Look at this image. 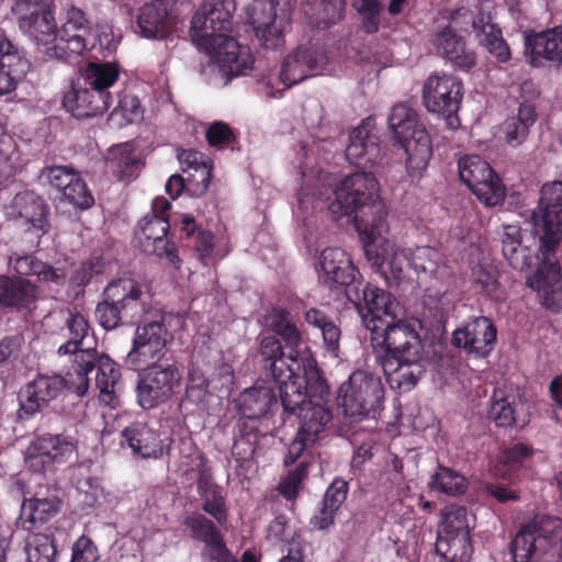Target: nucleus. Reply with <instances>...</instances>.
I'll return each instance as SVG.
<instances>
[{"instance_id":"7ed1b4c3","label":"nucleus","mask_w":562,"mask_h":562,"mask_svg":"<svg viewBox=\"0 0 562 562\" xmlns=\"http://www.w3.org/2000/svg\"><path fill=\"white\" fill-rule=\"evenodd\" d=\"M328 210L334 220L352 216L358 232L367 237L387 232L385 205L379 196V183L370 172L346 176L335 187Z\"/></svg>"},{"instance_id":"423d86ee","label":"nucleus","mask_w":562,"mask_h":562,"mask_svg":"<svg viewBox=\"0 0 562 562\" xmlns=\"http://www.w3.org/2000/svg\"><path fill=\"white\" fill-rule=\"evenodd\" d=\"M119 74L114 63H89L65 93L64 108L78 120L102 115L113 101L110 88L117 81Z\"/></svg>"},{"instance_id":"69168bd1","label":"nucleus","mask_w":562,"mask_h":562,"mask_svg":"<svg viewBox=\"0 0 562 562\" xmlns=\"http://www.w3.org/2000/svg\"><path fill=\"white\" fill-rule=\"evenodd\" d=\"M322 331L323 340L326 346L327 351L331 352L335 357L338 356L339 350V340L341 336L340 328L335 324L331 317L325 318V323L316 325Z\"/></svg>"},{"instance_id":"cd10ccee","label":"nucleus","mask_w":562,"mask_h":562,"mask_svg":"<svg viewBox=\"0 0 562 562\" xmlns=\"http://www.w3.org/2000/svg\"><path fill=\"white\" fill-rule=\"evenodd\" d=\"M178 0H154L143 5L137 14L135 31L149 40L166 38L175 29Z\"/></svg>"},{"instance_id":"3c124183","label":"nucleus","mask_w":562,"mask_h":562,"mask_svg":"<svg viewBox=\"0 0 562 562\" xmlns=\"http://www.w3.org/2000/svg\"><path fill=\"white\" fill-rule=\"evenodd\" d=\"M57 549L52 533L34 532L27 540V560L56 562Z\"/></svg>"},{"instance_id":"5701e85b","label":"nucleus","mask_w":562,"mask_h":562,"mask_svg":"<svg viewBox=\"0 0 562 562\" xmlns=\"http://www.w3.org/2000/svg\"><path fill=\"white\" fill-rule=\"evenodd\" d=\"M71 373H74L72 370L68 373V379L61 375L40 374L29 382L19 395L18 419L24 420L44 411L52 401L60 395L65 387L70 389Z\"/></svg>"},{"instance_id":"603ef678","label":"nucleus","mask_w":562,"mask_h":562,"mask_svg":"<svg viewBox=\"0 0 562 562\" xmlns=\"http://www.w3.org/2000/svg\"><path fill=\"white\" fill-rule=\"evenodd\" d=\"M109 161L115 168L121 179L132 177L140 167V160L134 155V150L128 144H122L112 148Z\"/></svg>"},{"instance_id":"bb28decb","label":"nucleus","mask_w":562,"mask_h":562,"mask_svg":"<svg viewBox=\"0 0 562 562\" xmlns=\"http://www.w3.org/2000/svg\"><path fill=\"white\" fill-rule=\"evenodd\" d=\"M497 330L493 322L485 316L474 317L452 334L451 342L456 348L464 349L468 355L485 358L494 349Z\"/></svg>"},{"instance_id":"6e6552de","label":"nucleus","mask_w":562,"mask_h":562,"mask_svg":"<svg viewBox=\"0 0 562 562\" xmlns=\"http://www.w3.org/2000/svg\"><path fill=\"white\" fill-rule=\"evenodd\" d=\"M393 139L406 154V168L412 177L424 171L432 156L431 140L417 112L405 103L395 104L389 115Z\"/></svg>"},{"instance_id":"2eb2a0df","label":"nucleus","mask_w":562,"mask_h":562,"mask_svg":"<svg viewBox=\"0 0 562 562\" xmlns=\"http://www.w3.org/2000/svg\"><path fill=\"white\" fill-rule=\"evenodd\" d=\"M356 307L369 337L375 330L393 323L396 317L398 302L387 291L362 280L355 288H350L346 296Z\"/></svg>"},{"instance_id":"72a5a7b5","label":"nucleus","mask_w":562,"mask_h":562,"mask_svg":"<svg viewBox=\"0 0 562 562\" xmlns=\"http://www.w3.org/2000/svg\"><path fill=\"white\" fill-rule=\"evenodd\" d=\"M525 45L533 65L539 59L562 64V24L526 36Z\"/></svg>"},{"instance_id":"6e6d98bb","label":"nucleus","mask_w":562,"mask_h":562,"mask_svg":"<svg viewBox=\"0 0 562 562\" xmlns=\"http://www.w3.org/2000/svg\"><path fill=\"white\" fill-rule=\"evenodd\" d=\"M78 172L68 166H53L42 169L40 180L43 184H48L60 195L63 191L72 182Z\"/></svg>"},{"instance_id":"774afa93","label":"nucleus","mask_w":562,"mask_h":562,"mask_svg":"<svg viewBox=\"0 0 562 562\" xmlns=\"http://www.w3.org/2000/svg\"><path fill=\"white\" fill-rule=\"evenodd\" d=\"M21 348L19 336H9L0 340V368L14 361Z\"/></svg>"},{"instance_id":"680f3d73","label":"nucleus","mask_w":562,"mask_h":562,"mask_svg":"<svg viewBox=\"0 0 562 562\" xmlns=\"http://www.w3.org/2000/svg\"><path fill=\"white\" fill-rule=\"evenodd\" d=\"M42 262L31 254L22 255L14 251L9 257V263L20 276H37Z\"/></svg>"},{"instance_id":"c03bdc74","label":"nucleus","mask_w":562,"mask_h":562,"mask_svg":"<svg viewBox=\"0 0 562 562\" xmlns=\"http://www.w3.org/2000/svg\"><path fill=\"white\" fill-rule=\"evenodd\" d=\"M518 406H522V404L515 395H504L503 392H496L492 397L488 418L498 427L513 426L516 423Z\"/></svg>"},{"instance_id":"7c9ffc66","label":"nucleus","mask_w":562,"mask_h":562,"mask_svg":"<svg viewBox=\"0 0 562 562\" xmlns=\"http://www.w3.org/2000/svg\"><path fill=\"white\" fill-rule=\"evenodd\" d=\"M30 68L24 52L4 32H0V97L14 91Z\"/></svg>"},{"instance_id":"f8f14e48","label":"nucleus","mask_w":562,"mask_h":562,"mask_svg":"<svg viewBox=\"0 0 562 562\" xmlns=\"http://www.w3.org/2000/svg\"><path fill=\"white\" fill-rule=\"evenodd\" d=\"M292 11L291 0H254L249 4L248 22L262 48L277 50L284 45V33L291 26Z\"/></svg>"},{"instance_id":"f704fd0d","label":"nucleus","mask_w":562,"mask_h":562,"mask_svg":"<svg viewBox=\"0 0 562 562\" xmlns=\"http://www.w3.org/2000/svg\"><path fill=\"white\" fill-rule=\"evenodd\" d=\"M279 406L280 398L278 400L273 389L267 385L252 386L239 395V408L244 415L241 420L256 423V419L265 417Z\"/></svg>"},{"instance_id":"c9c22d12","label":"nucleus","mask_w":562,"mask_h":562,"mask_svg":"<svg viewBox=\"0 0 562 562\" xmlns=\"http://www.w3.org/2000/svg\"><path fill=\"white\" fill-rule=\"evenodd\" d=\"M38 299L36 284L19 277L0 276V306L20 311Z\"/></svg>"},{"instance_id":"a878e982","label":"nucleus","mask_w":562,"mask_h":562,"mask_svg":"<svg viewBox=\"0 0 562 562\" xmlns=\"http://www.w3.org/2000/svg\"><path fill=\"white\" fill-rule=\"evenodd\" d=\"M90 31L91 22L86 13L77 7H69L59 30L58 45L49 48V54L57 60H67L72 55L81 54L87 49V35Z\"/></svg>"},{"instance_id":"9d476101","label":"nucleus","mask_w":562,"mask_h":562,"mask_svg":"<svg viewBox=\"0 0 562 562\" xmlns=\"http://www.w3.org/2000/svg\"><path fill=\"white\" fill-rule=\"evenodd\" d=\"M257 359L263 375L278 385L280 402L285 385H306V367L311 361H315L312 358L300 357L295 349L285 351L281 341L271 335L259 339Z\"/></svg>"},{"instance_id":"9b49d317","label":"nucleus","mask_w":562,"mask_h":562,"mask_svg":"<svg viewBox=\"0 0 562 562\" xmlns=\"http://www.w3.org/2000/svg\"><path fill=\"white\" fill-rule=\"evenodd\" d=\"M514 562H562V520L524 526L510 544Z\"/></svg>"},{"instance_id":"aec40b11","label":"nucleus","mask_w":562,"mask_h":562,"mask_svg":"<svg viewBox=\"0 0 562 562\" xmlns=\"http://www.w3.org/2000/svg\"><path fill=\"white\" fill-rule=\"evenodd\" d=\"M382 236L368 237L369 241L363 247L366 258L390 286L400 285L411 279L408 274V271L412 270L409 254L404 249H391L389 243L380 240Z\"/></svg>"},{"instance_id":"ea45409f","label":"nucleus","mask_w":562,"mask_h":562,"mask_svg":"<svg viewBox=\"0 0 562 562\" xmlns=\"http://www.w3.org/2000/svg\"><path fill=\"white\" fill-rule=\"evenodd\" d=\"M537 120L536 109L530 103H521L517 116H513L504 123V134L507 144L519 146L528 136L529 128Z\"/></svg>"},{"instance_id":"49530a36","label":"nucleus","mask_w":562,"mask_h":562,"mask_svg":"<svg viewBox=\"0 0 562 562\" xmlns=\"http://www.w3.org/2000/svg\"><path fill=\"white\" fill-rule=\"evenodd\" d=\"M110 263L102 257L94 256L82 262L70 276L69 288L71 290L82 289L93 281H99L106 273Z\"/></svg>"},{"instance_id":"864d4df0","label":"nucleus","mask_w":562,"mask_h":562,"mask_svg":"<svg viewBox=\"0 0 562 562\" xmlns=\"http://www.w3.org/2000/svg\"><path fill=\"white\" fill-rule=\"evenodd\" d=\"M345 16V0H322L311 21L313 27L328 29Z\"/></svg>"},{"instance_id":"a211bd4d","label":"nucleus","mask_w":562,"mask_h":562,"mask_svg":"<svg viewBox=\"0 0 562 562\" xmlns=\"http://www.w3.org/2000/svg\"><path fill=\"white\" fill-rule=\"evenodd\" d=\"M459 176L463 183L487 206L501 204L505 198V187L488 162L480 156L469 155L458 161Z\"/></svg>"},{"instance_id":"4c0bfd02","label":"nucleus","mask_w":562,"mask_h":562,"mask_svg":"<svg viewBox=\"0 0 562 562\" xmlns=\"http://www.w3.org/2000/svg\"><path fill=\"white\" fill-rule=\"evenodd\" d=\"M502 252L509 266L515 270L524 271L531 266L532 254L530 248L522 246L519 229L507 226L502 236Z\"/></svg>"},{"instance_id":"052dcab7","label":"nucleus","mask_w":562,"mask_h":562,"mask_svg":"<svg viewBox=\"0 0 562 562\" xmlns=\"http://www.w3.org/2000/svg\"><path fill=\"white\" fill-rule=\"evenodd\" d=\"M202 498V509L214 517L218 524H224L227 518L225 499L222 496L218 486H211L210 492L206 491V495H203Z\"/></svg>"},{"instance_id":"338daca9","label":"nucleus","mask_w":562,"mask_h":562,"mask_svg":"<svg viewBox=\"0 0 562 562\" xmlns=\"http://www.w3.org/2000/svg\"><path fill=\"white\" fill-rule=\"evenodd\" d=\"M36 277L41 282L53 283L56 286H64L66 284L68 272L65 267L52 266L47 262H42Z\"/></svg>"},{"instance_id":"8fccbe9b","label":"nucleus","mask_w":562,"mask_h":562,"mask_svg":"<svg viewBox=\"0 0 562 562\" xmlns=\"http://www.w3.org/2000/svg\"><path fill=\"white\" fill-rule=\"evenodd\" d=\"M56 199L59 204H69L78 210H88L94 204L93 195L79 173Z\"/></svg>"},{"instance_id":"09e8293b","label":"nucleus","mask_w":562,"mask_h":562,"mask_svg":"<svg viewBox=\"0 0 562 562\" xmlns=\"http://www.w3.org/2000/svg\"><path fill=\"white\" fill-rule=\"evenodd\" d=\"M470 535L468 512L463 506H450L442 515L437 537Z\"/></svg>"},{"instance_id":"4be33fe9","label":"nucleus","mask_w":562,"mask_h":562,"mask_svg":"<svg viewBox=\"0 0 562 562\" xmlns=\"http://www.w3.org/2000/svg\"><path fill=\"white\" fill-rule=\"evenodd\" d=\"M75 452L72 439L64 435L45 434L33 440L25 451V464L34 473L52 470L70 460Z\"/></svg>"},{"instance_id":"79ce46f5","label":"nucleus","mask_w":562,"mask_h":562,"mask_svg":"<svg viewBox=\"0 0 562 562\" xmlns=\"http://www.w3.org/2000/svg\"><path fill=\"white\" fill-rule=\"evenodd\" d=\"M123 437L133 452L143 458L157 457V440L155 432L143 423H134L126 427Z\"/></svg>"},{"instance_id":"0e129e2a","label":"nucleus","mask_w":562,"mask_h":562,"mask_svg":"<svg viewBox=\"0 0 562 562\" xmlns=\"http://www.w3.org/2000/svg\"><path fill=\"white\" fill-rule=\"evenodd\" d=\"M347 493V481L342 479H335L327 488L322 503L326 505L327 508H335L338 510L341 504L346 501Z\"/></svg>"},{"instance_id":"f03ea898","label":"nucleus","mask_w":562,"mask_h":562,"mask_svg":"<svg viewBox=\"0 0 562 562\" xmlns=\"http://www.w3.org/2000/svg\"><path fill=\"white\" fill-rule=\"evenodd\" d=\"M234 10V0H203L191 22L193 38H200L212 49L227 81L245 75L254 64L249 50L227 35L232 30Z\"/></svg>"},{"instance_id":"bf43d9fd","label":"nucleus","mask_w":562,"mask_h":562,"mask_svg":"<svg viewBox=\"0 0 562 562\" xmlns=\"http://www.w3.org/2000/svg\"><path fill=\"white\" fill-rule=\"evenodd\" d=\"M187 181V191L192 195H202L211 182V166L209 162L190 170Z\"/></svg>"},{"instance_id":"58836bf2","label":"nucleus","mask_w":562,"mask_h":562,"mask_svg":"<svg viewBox=\"0 0 562 562\" xmlns=\"http://www.w3.org/2000/svg\"><path fill=\"white\" fill-rule=\"evenodd\" d=\"M259 436L255 422L238 420L234 432L232 454L240 465L252 460Z\"/></svg>"},{"instance_id":"6ab92c4d","label":"nucleus","mask_w":562,"mask_h":562,"mask_svg":"<svg viewBox=\"0 0 562 562\" xmlns=\"http://www.w3.org/2000/svg\"><path fill=\"white\" fill-rule=\"evenodd\" d=\"M48 211L45 200L34 191L19 192L10 202L9 215L25 226L23 234L30 248L38 247L42 237L48 232Z\"/></svg>"},{"instance_id":"b1692460","label":"nucleus","mask_w":562,"mask_h":562,"mask_svg":"<svg viewBox=\"0 0 562 562\" xmlns=\"http://www.w3.org/2000/svg\"><path fill=\"white\" fill-rule=\"evenodd\" d=\"M182 525L191 539L204 543L201 557L206 562H237L221 530L204 515L189 514L183 518Z\"/></svg>"},{"instance_id":"a19ab883","label":"nucleus","mask_w":562,"mask_h":562,"mask_svg":"<svg viewBox=\"0 0 562 562\" xmlns=\"http://www.w3.org/2000/svg\"><path fill=\"white\" fill-rule=\"evenodd\" d=\"M473 553L470 535L437 537L435 543L436 558L450 562H469Z\"/></svg>"},{"instance_id":"5fc2aeb1","label":"nucleus","mask_w":562,"mask_h":562,"mask_svg":"<svg viewBox=\"0 0 562 562\" xmlns=\"http://www.w3.org/2000/svg\"><path fill=\"white\" fill-rule=\"evenodd\" d=\"M407 252L409 254L412 270L416 273L424 272L432 276L437 272L442 260L441 254L429 246L417 247L414 251Z\"/></svg>"},{"instance_id":"37998d69","label":"nucleus","mask_w":562,"mask_h":562,"mask_svg":"<svg viewBox=\"0 0 562 562\" xmlns=\"http://www.w3.org/2000/svg\"><path fill=\"white\" fill-rule=\"evenodd\" d=\"M209 379L205 373L195 366H192L188 376L187 390L182 404H193L200 411L209 408L210 400L213 396L209 390Z\"/></svg>"},{"instance_id":"a18cd8bd","label":"nucleus","mask_w":562,"mask_h":562,"mask_svg":"<svg viewBox=\"0 0 562 562\" xmlns=\"http://www.w3.org/2000/svg\"><path fill=\"white\" fill-rule=\"evenodd\" d=\"M66 328L69 333V338L58 348L57 352L59 355H71L74 356V360H76V352L85 350L80 346L88 335L90 326L83 315L70 313L66 321Z\"/></svg>"},{"instance_id":"f257e3e1","label":"nucleus","mask_w":562,"mask_h":562,"mask_svg":"<svg viewBox=\"0 0 562 562\" xmlns=\"http://www.w3.org/2000/svg\"><path fill=\"white\" fill-rule=\"evenodd\" d=\"M420 329L419 323L400 319L369 337L376 361L392 389L408 392L426 373L429 358Z\"/></svg>"},{"instance_id":"4d7b16f0","label":"nucleus","mask_w":562,"mask_h":562,"mask_svg":"<svg viewBox=\"0 0 562 562\" xmlns=\"http://www.w3.org/2000/svg\"><path fill=\"white\" fill-rule=\"evenodd\" d=\"M352 8L362 18L367 33H375L380 27V15L383 9L381 0H352Z\"/></svg>"},{"instance_id":"13d9d810","label":"nucleus","mask_w":562,"mask_h":562,"mask_svg":"<svg viewBox=\"0 0 562 562\" xmlns=\"http://www.w3.org/2000/svg\"><path fill=\"white\" fill-rule=\"evenodd\" d=\"M488 29L490 31L485 34V37L479 38L480 43L498 61L506 63L510 58V50L502 36L501 30L497 26H490Z\"/></svg>"},{"instance_id":"412c9836","label":"nucleus","mask_w":562,"mask_h":562,"mask_svg":"<svg viewBox=\"0 0 562 562\" xmlns=\"http://www.w3.org/2000/svg\"><path fill=\"white\" fill-rule=\"evenodd\" d=\"M318 267L319 283L346 296L349 289L355 288L362 279L350 256L341 248L324 249L318 258Z\"/></svg>"},{"instance_id":"20e7f679","label":"nucleus","mask_w":562,"mask_h":562,"mask_svg":"<svg viewBox=\"0 0 562 562\" xmlns=\"http://www.w3.org/2000/svg\"><path fill=\"white\" fill-rule=\"evenodd\" d=\"M329 385L322 376L316 361L306 367V385H285L283 390L282 407L283 418L295 416L300 420L299 430L307 442H315L318 435L325 430L333 418L327 406Z\"/></svg>"},{"instance_id":"39448f33","label":"nucleus","mask_w":562,"mask_h":562,"mask_svg":"<svg viewBox=\"0 0 562 562\" xmlns=\"http://www.w3.org/2000/svg\"><path fill=\"white\" fill-rule=\"evenodd\" d=\"M532 229L539 237L537 289L543 282L558 280L560 266L558 249L562 241V179L546 183L541 188L539 205L532 211Z\"/></svg>"},{"instance_id":"dca6fc26","label":"nucleus","mask_w":562,"mask_h":562,"mask_svg":"<svg viewBox=\"0 0 562 562\" xmlns=\"http://www.w3.org/2000/svg\"><path fill=\"white\" fill-rule=\"evenodd\" d=\"M463 97L461 81L451 75H432L423 88V101L426 109L441 115L451 130L460 125L457 115Z\"/></svg>"},{"instance_id":"393cba45","label":"nucleus","mask_w":562,"mask_h":562,"mask_svg":"<svg viewBox=\"0 0 562 562\" xmlns=\"http://www.w3.org/2000/svg\"><path fill=\"white\" fill-rule=\"evenodd\" d=\"M328 64V57L322 49L312 45L297 46L284 57L280 79L286 87H291L323 74Z\"/></svg>"},{"instance_id":"e2e57ef3","label":"nucleus","mask_w":562,"mask_h":562,"mask_svg":"<svg viewBox=\"0 0 562 562\" xmlns=\"http://www.w3.org/2000/svg\"><path fill=\"white\" fill-rule=\"evenodd\" d=\"M99 559L98 549L87 536H81L72 547L70 562H97Z\"/></svg>"},{"instance_id":"2f4dec72","label":"nucleus","mask_w":562,"mask_h":562,"mask_svg":"<svg viewBox=\"0 0 562 562\" xmlns=\"http://www.w3.org/2000/svg\"><path fill=\"white\" fill-rule=\"evenodd\" d=\"M346 156L352 164H376L382 155L379 139L371 132V122L368 119L357 126L349 136Z\"/></svg>"},{"instance_id":"0eeeda50","label":"nucleus","mask_w":562,"mask_h":562,"mask_svg":"<svg viewBox=\"0 0 562 562\" xmlns=\"http://www.w3.org/2000/svg\"><path fill=\"white\" fill-rule=\"evenodd\" d=\"M149 311L139 283L131 278L112 280L103 290L94 314L105 330L134 325Z\"/></svg>"},{"instance_id":"473e14b6","label":"nucleus","mask_w":562,"mask_h":562,"mask_svg":"<svg viewBox=\"0 0 562 562\" xmlns=\"http://www.w3.org/2000/svg\"><path fill=\"white\" fill-rule=\"evenodd\" d=\"M432 43L438 54L454 66L467 70L475 66V53L467 46L464 38L450 26H446L437 33Z\"/></svg>"},{"instance_id":"f3484780","label":"nucleus","mask_w":562,"mask_h":562,"mask_svg":"<svg viewBox=\"0 0 562 562\" xmlns=\"http://www.w3.org/2000/svg\"><path fill=\"white\" fill-rule=\"evenodd\" d=\"M181 374L173 363L153 362L142 374L136 386L137 402L144 409H151L166 403L179 385Z\"/></svg>"},{"instance_id":"e433bc0d","label":"nucleus","mask_w":562,"mask_h":562,"mask_svg":"<svg viewBox=\"0 0 562 562\" xmlns=\"http://www.w3.org/2000/svg\"><path fill=\"white\" fill-rule=\"evenodd\" d=\"M59 508L60 501L56 496L29 499L21 508V525L23 529L34 531L55 517Z\"/></svg>"},{"instance_id":"ddd939ff","label":"nucleus","mask_w":562,"mask_h":562,"mask_svg":"<svg viewBox=\"0 0 562 562\" xmlns=\"http://www.w3.org/2000/svg\"><path fill=\"white\" fill-rule=\"evenodd\" d=\"M384 386L379 376L355 371L339 387L338 404L350 422L357 423L381 409Z\"/></svg>"},{"instance_id":"1a4fd4ad","label":"nucleus","mask_w":562,"mask_h":562,"mask_svg":"<svg viewBox=\"0 0 562 562\" xmlns=\"http://www.w3.org/2000/svg\"><path fill=\"white\" fill-rule=\"evenodd\" d=\"M97 369L95 386L100 401L110 406L117 404V393L121 390V372L119 366L106 355H99L94 348L88 347L76 352L70 374V390L78 396L87 395L89 390L88 374Z\"/></svg>"},{"instance_id":"4468645a","label":"nucleus","mask_w":562,"mask_h":562,"mask_svg":"<svg viewBox=\"0 0 562 562\" xmlns=\"http://www.w3.org/2000/svg\"><path fill=\"white\" fill-rule=\"evenodd\" d=\"M12 12L18 16L20 30L35 45L42 46L48 58L56 59L48 52L59 42V30L50 10V0H15Z\"/></svg>"},{"instance_id":"c756f323","label":"nucleus","mask_w":562,"mask_h":562,"mask_svg":"<svg viewBox=\"0 0 562 562\" xmlns=\"http://www.w3.org/2000/svg\"><path fill=\"white\" fill-rule=\"evenodd\" d=\"M172 338L162 321H153L137 326L132 348L126 357L127 362L132 366L145 364L159 356Z\"/></svg>"},{"instance_id":"c85d7f7f","label":"nucleus","mask_w":562,"mask_h":562,"mask_svg":"<svg viewBox=\"0 0 562 562\" xmlns=\"http://www.w3.org/2000/svg\"><path fill=\"white\" fill-rule=\"evenodd\" d=\"M170 224L166 216L145 215L138 223L135 235L137 247L146 255L166 256L170 263L178 266L180 259L167 239Z\"/></svg>"},{"instance_id":"de8ad7c7","label":"nucleus","mask_w":562,"mask_h":562,"mask_svg":"<svg viewBox=\"0 0 562 562\" xmlns=\"http://www.w3.org/2000/svg\"><path fill=\"white\" fill-rule=\"evenodd\" d=\"M467 479L457 471L439 465L431 476L430 487L445 494L456 496L467 490Z\"/></svg>"}]
</instances>
